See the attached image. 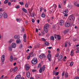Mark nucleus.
<instances>
[{
	"mask_svg": "<svg viewBox=\"0 0 79 79\" xmlns=\"http://www.w3.org/2000/svg\"><path fill=\"white\" fill-rule=\"evenodd\" d=\"M28 67H29V65L28 64H26V65H25V67L26 68H27Z\"/></svg>",
	"mask_w": 79,
	"mask_h": 79,
	"instance_id": "2f4dec72",
	"label": "nucleus"
},
{
	"mask_svg": "<svg viewBox=\"0 0 79 79\" xmlns=\"http://www.w3.org/2000/svg\"><path fill=\"white\" fill-rule=\"evenodd\" d=\"M68 8H72V7H73V6H72V5H69L68 6H67Z\"/></svg>",
	"mask_w": 79,
	"mask_h": 79,
	"instance_id": "c85d7f7f",
	"label": "nucleus"
},
{
	"mask_svg": "<svg viewBox=\"0 0 79 79\" xmlns=\"http://www.w3.org/2000/svg\"><path fill=\"white\" fill-rule=\"evenodd\" d=\"M59 74V72H57L56 73L55 75H58Z\"/></svg>",
	"mask_w": 79,
	"mask_h": 79,
	"instance_id": "6e6d98bb",
	"label": "nucleus"
},
{
	"mask_svg": "<svg viewBox=\"0 0 79 79\" xmlns=\"http://www.w3.org/2000/svg\"><path fill=\"white\" fill-rule=\"evenodd\" d=\"M34 12H33L31 14V17H34Z\"/></svg>",
	"mask_w": 79,
	"mask_h": 79,
	"instance_id": "a878e982",
	"label": "nucleus"
},
{
	"mask_svg": "<svg viewBox=\"0 0 79 79\" xmlns=\"http://www.w3.org/2000/svg\"><path fill=\"white\" fill-rule=\"evenodd\" d=\"M29 6V5H28V4H27V3L25 5V8H28Z\"/></svg>",
	"mask_w": 79,
	"mask_h": 79,
	"instance_id": "4c0bfd02",
	"label": "nucleus"
},
{
	"mask_svg": "<svg viewBox=\"0 0 79 79\" xmlns=\"http://www.w3.org/2000/svg\"><path fill=\"white\" fill-rule=\"evenodd\" d=\"M74 50L73 49L72 50L71 52H70V55H71V56H73V55H74Z\"/></svg>",
	"mask_w": 79,
	"mask_h": 79,
	"instance_id": "a211bd4d",
	"label": "nucleus"
},
{
	"mask_svg": "<svg viewBox=\"0 0 79 79\" xmlns=\"http://www.w3.org/2000/svg\"><path fill=\"white\" fill-rule=\"evenodd\" d=\"M23 37L24 38L23 41L24 42H26V36L25 34H24L23 35Z\"/></svg>",
	"mask_w": 79,
	"mask_h": 79,
	"instance_id": "2eb2a0df",
	"label": "nucleus"
},
{
	"mask_svg": "<svg viewBox=\"0 0 79 79\" xmlns=\"http://www.w3.org/2000/svg\"><path fill=\"white\" fill-rule=\"evenodd\" d=\"M9 49L10 51H11L12 50V48L11 47H9Z\"/></svg>",
	"mask_w": 79,
	"mask_h": 79,
	"instance_id": "09e8293b",
	"label": "nucleus"
},
{
	"mask_svg": "<svg viewBox=\"0 0 79 79\" xmlns=\"http://www.w3.org/2000/svg\"><path fill=\"white\" fill-rule=\"evenodd\" d=\"M68 73H66L65 75V78H68Z\"/></svg>",
	"mask_w": 79,
	"mask_h": 79,
	"instance_id": "b1692460",
	"label": "nucleus"
},
{
	"mask_svg": "<svg viewBox=\"0 0 79 79\" xmlns=\"http://www.w3.org/2000/svg\"><path fill=\"white\" fill-rule=\"evenodd\" d=\"M8 5H9V6H10V5H11V2H8Z\"/></svg>",
	"mask_w": 79,
	"mask_h": 79,
	"instance_id": "bf43d9fd",
	"label": "nucleus"
},
{
	"mask_svg": "<svg viewBox=\"0 0 79 79\" xmlns=\"http://www.w3.org/2000/svg\"><path fill=\"white\" fill-rule=\"evenodd\" d=\"M19 3H20V5H23V2H19Z\"/></svg>",
	"mask_w": 79,
	"mask_h": 79,
	"instance_id": "3c124183",
	"label": "nucleus"
},
{
	"mask_svg": "<svg viewBox=\"0 0 79 79\" xmlns=\"http://www.w3.org/2000/svg\"><path fill=\"white\" fill-rule=\"evenodd\" d=\"M31 63L32 64H35L37 63V58H34L31 61Z\"/></svg>",
	"mask_w": 79,
	"mask_h": 79,
	"instance_id": "f03ea898",
	"label": "nucleus"
},
{
	"mask_svg": "<svg viewBox=\"0 0 79 79\" xmlns=\"http://www.w3.org/2000/svg\"><path fill=\"white\" fill-rule=\"evenodd\" d=\"M44 44L46 45H49V43L47 41L45 42Z\"/></svg>",
	"mask_w": 79,
	"mask_h": 79,
	"instance_id": "c756f323",
	"label": "nucleus"
},
{
	"mask_svg": "<svg viewBox=\"0 0 79 79\" xmlns=\"http://www.w3.org/2000/svg\"><path fill=\"white\" fill-rule=\"evenodd\" d=\"M67 46H68L67 45V44L66 43H65L64 45V47L66 48V47Z\"/></svg>",
	"mask_w": 79,
	"mask_h": 79,
	"instance_id": "680f3d73",
	"label": "nucleus"
},
{
	"mask_svg": "<svg viewBox=\"0 0 79 79\" xmlns=\"http://www.w3.org/2000/svg\"><path fill=\"white\" fill-rule=\"evenodd\" d=\"M16 8H20V6H19V5L18 6H17L16 7H15Z\"/></svg>",
	"mask_w": 79,
	"mask_h": 79,
	"instance_id": "a18cd8bd",
	"label": "nucleus"
},
{
	"mask_svg": "<svg viewBox=\"0 0 79 79\" xmlns=\"http://www.w3.org/2000/svg\"><path fill=\"white\" fill-rule=\"evenodd\" d=\"M37 70L36 69H33L32 70V72H35Z\"/></svg>",
	"mask_w": 79,
	"mask_h": 79,
	"instance_id": "e2e57ef3",
	"label": "nucleus"
},
{
	"mask_svg": "<svg viewBox=\"0 0 79 79\" xmlns=\"http://www.w3.org/2000/svg\"><path fill=\"white\" fill-rule=\"evenodd\" d=\"M57 38L58 40H60V39H61V36L60 35H58Z\"/></svg>",
	"mask_w": 79,
	"mask_h": 79,
	"instance_id": "cd10ccee",
	"label": "nucleus"
},
{
	"mask_svg": "<svg viewBox=\"0 0 79 79\" xmlns=\"http://www.w3.org/2000/svg\"><path fill=\"white\" fill-rule=\"evenodd\" d=\"M16 19L17 22H19L21 21V19Z\"/></svg>",
	"mask_w": 79,
	"mask_h": 79,
	"instance_id": "bb28decb",
	"label": "nucleus"
},
{
	"mask_svg": "<svg viewBox=\"0 0 79 79\" xmlns=\"http://www.w3.org/2000/svg\"><path fill=\"white\" fill-rule=\"evenodd\" d=\"M38 68H41V64L40 63H39L38 64Z\"/></svg>",
	"mask_w": 79,
	"mask_h": 79,
	"instance_id": "ea45409f",
	"label": "nucleus"
},
{
	"mask_svg": "<svg viewBox=\"0 0 79 79\" xmlns=\"http://www.w3.org/2000/svg\"><path fill=\"white\" fill-rule=\"evenodd\" d=\"M58 37V35H57L56 34H55L54 35V37L55 39H56Z\"/></svg>",
	"mask_w": 79,
	"mask_h": 79,
	"instance_id": "f704fd0d",
	"label": "nucleus"
},
{
	"mask_svg": "<svg viewBox=\"0 0 79 79\" xmlns=\"http://www.w3.org/2000/svg\"><path fill=\"white\" fill-rule=\"evenodd\" d=\"M63 59V56L62 55H60L59 57L58 58V60L59 61H60L62 60V59Z\"/></svg>",
	"mask_w": 79,
	"mask_h": 79,
	"instance_id": "9b49d317",
	"label": "nucleus"
},
{
	"mask_svg": "<svg viewBox=\"0 0 79 79\" xmlns=\"http://www.w3.org/2000/svg\"><path fill=\"white\" fill-rule=\"evenodd\" d=\"M48 26V24H46V25L44 27V31L46 33L48 32V28H47V26Z\"/></svg>",
	"mask_w": 79,
	"mask_h": 79,
	"instance_id": "20e7f679",
	"label": "nucleus"
},
{
	"mask_svg": "<svg viewBox=\"0 0 79 79\" xmlns=\"http://www.w3.org/2000/svg\"><path fill=\"white\" fill-rule=\"evenodd\" d=\"M70 25V24L69 23H66L65 24V27H69V26Z\"/></svg>",
	"mask_w": 79,
	"mask_h": 79,
	"instance_id": "dca6fc26",
	"label": "nucleus"
},
{
	"mask_svg": "<svg viewBox=\"0 0 79 79\" xmlns=\"http://www.w3.org/2000/svg\"><path fill=\"white\" fill-rule=\"evenodd\" d=\"M64 4V5L66 4V0H64L63 1Z\"/></svg>",
	"mask_w": 79,
	"mask_h": 79,
	"instance_id": "de8ad7c7",
	"label": "nucleus"
},
{
	"mask_svg": "<svg viewBox=\"0 0 79 79\" xmlns=\"http://www.w3.org/2000/svg\"><path fill=\"white\" fill-rule=\"evenodd\" d=\"M77 50L76 52V53H79V48L78 47L77 48Z\"/></svg>",
	"mask_w": 79,
	"mask_h": 79,
	"instance_id": "473e14b6",
	"label": "nucleus"
},
{
	"mask_svg": "<svg viewBox=\"0 0 79 79\" xmlns=\"http://www.w3.org/2000/svg\"><path fill=\"white\" fill-rule=\"evenodd\" d=\"M1 60L2 62L5 61V55H3L1 56Z\"/></svg>",
	"mask_w": 79,
	"mask_h": 79,
	"instance_id": "f8f14e48",
	"label": "nucleus"
},
{
	"mask_svg": "<svg viewBox=\"0 0 79 79\" xmlns=\"http://www.w3.org/2000/svg\"><path fill=\"white\" fill-rule=\"evenodd\" d=\"M26 76L27 78L28 79L30 77V75H31V73L29 72H27L26 73Z\"/></svg>",
	"mask_w": 79,
	"mask_h": 79,
	"instance_id": "1a4fd4ad",
	"label": "nucleus"
},
{
	"mask_svg": "<svg viewBox=\"0 0 79 79\" xmlns=\"http://www.w3.org/2000/svg\"><path fill=\"white\" fill-rule=\"evenodd\" d=\"M2 16L4 18H8V15H7V14L6 12L3 13Z\"/></svg>",
	"mask_w": 79,
	"mask_h": 79,
	"instance_id": "0eeeda50",
	"label": "nucleus"
},
{
	"mask_svg": "<svg viewBox=\"0 0 79 79\" xmlns=\"http://www.w3.org/2000/svg\"><path fill=\"white\" fill-rule=\"evenodd\" d=\"M12 48H16V43H13L11 44Z\"/></svg>",
	"mask_w": 79,
	"mask_h": 79,
	"instance_id": "ddd939ff",
	"label": "nucleus"
},
{
	"mask_svg": "<svg viewBox=\"0 0 79 79\" xmlns=\"http://www.w3.org/2000/svg\"><path fill=\"white\" fill-rule=\"evenodd\" d=\"M30 58V56H28L27 58V60H29Z\"/></svg>",
	"mask_w": 79,
	"mask_h": 79,
	"instance_id": "774afa93",
	"label": "nucleus"
},
{
	"mask_svg": "<svg viewBox=\"0 0 79 79\" xmlns=\"http://www.w3.org/2000/svg\"><path fill=\"white\" fill-rule=\"evenodd\" d=\"M23 47V45L22 44H20V45L19 48H22Z\"/></svg>",
	"mask_w": 79,
	"mask_h": 79,
	"instance_id": "864d4df0",
	"label": "nucleus"
},
{
	"mask_svg": "<svg viewBox=\"0 0 79 79\" xmlns=\"http://www.w3.org/2000/svg\"><path fill=\"white\" fill-rule=\"evenodd\" d=\"M52 7H54V8H56V5L54 4L52 6Z\"/></svg>",
	"mask_w": 79,
	"mask_h": 79,
	"instance_id": "603ef678",
	"label": "nucleus"
},
{
	"mask_svg": "<svg viewBox=\"0 0 79 79\" xmlns=\"http://www.w3.org/2000/svg\"><path fill=\"white\" fill-rule=\"evenodd\" d=\"M64 71L62 73V76H64Z\"/></svg>",
	"mask_w": 79,
	"mask_h": 79,
	"instance_id": "338daca9",
	"label": "nucleus"
},
{
	"mask_svg": "<svg viewBox=\"0 0 79 79\" xmlns=\"http://www.w3.org/2000/svg\"><path fill=\"white\" fill-rule=\"evenodd\" d=\"M68 13V9L66 10L64 12V14H67Z\"/></svg>",
	"mask_w": 79,
	"mask_h": 79,
	"instance_id": "412c9836",
	"label": "nucleus"
},
{
	"mask_svg": "<svg viewBox=\"0 0 79 79\" xmlns=\"http://www.w3.org/2000/svg\"><path fill=\"white\" fill-rule=\"evenodd\" d=\"M41 40H42V41H44V42H45V41H46V40L44 38H41Z\"/></svg>",
	"mask_w": 79,
	"mask_h": 79,
	"instance_id": "e433bc0d",
	"label": "nucleus"
},
{
	"mask_svg": "<svg viewBox=\"0 0 79 79\" xmlns=\"http://www.w3.org/2000/svg\"><path fill=\"white\" fill-rule=\"evenodd\" d=\"M59 76H58L57 77H54L53 79H59Z\"/></svg>",
	"mask_w": 79,
	"mask_h": 79,
	"instance_id": "72a5a7b5",
	"label": "nucleus"
},
{
	"mask_svg": "<svg viewBox=\"0 0 79 79\" xmlns=\"http://www.w3.org/2000/svg\"><path fill=\"white\" fill-rule=\"evenodd\" d=\"M64 21L63 19H61L60 21L59 24L60 26H62L64 25Z\"/></svg>",
	"mask_w": 79,
	"mask_h": 79,
	"instance_id": "423d86ee",
	"label": "nucleus"
},
{
	"mask_svg": "<svg viewBox=\"0 0 79 79\" xmlns=\"http://www.w3.org/2000/svg\"><path fill=\"white\" fill-rule=\"evenodd\" d=\"M74 19H75V18L74 17L73 15H70L69 18V20L71 22V21L72 23V25L73 24V22L74 21Z\"/></svg>",
	"mask_w": 79,
	"mask_h": 79,
	"instance_id": "f257e3e1",
	"label": "nucleus"
},
{
	"mask_svg": "<svg viewBox=\"0 0 79 79\" xmlns=\"http://www.w3.org/2000/svg\"><path fill=\"white\" fill-rule=\"evenodd\" d=\"M14 38L15 39H19L20 38V35H16L14 36Z\"/></svg>",
	"mask_w": 79,
	"mask_h": 79,
	"instance_id": "9d476101",
	"label": "nucleus"
},
{
	"mask_svg": "<svg viewBox=\"0 0 79 79\" xmlns=\"http://www.w3.org/2000/svg\"><path fill=\"white\" fill-rule=\"evenodd\" d=\"M32 23H34V22H35V20L34 19H32Z\"/></svg>",
	"mask_w": 79,
	"mask_h": 79,
	"instance_id": "0e129e2a",
	"label": "nucleus"
},
{
	"mask_svg": "<svg viewBox=\"0 0 79 79\" xmlns=\"http://www.w3.org/2000/svg\"><path fill=\"white\" fill-rule=\"evenodd\" d=\"M32 54H33V52H31V53H30L29 55H30V56H31V55H32Z\"/></svg>",
	"mask_w": 79,
	"mask_h": 79,
	"instance_id": "052dcab7",
	"label": "nucleus"
},
{
	"mask_svg": "<svg viewBox=\"0 0 79 79\" xmlns=\"http://www.w3.org/2000/svg\"><path fill=\"white\" fill-rule=\"evenodd\" d=\"M46 57L45 54L44 53H42L39 56V58L40 59H43Z\"/></svg>",
	"mask_w": 79,
	"mask_h": 79,
	"instance_id": "39448f33",
	"label": "nucleus"
},
{
	"mask_svg": "<svg viewBox=\"0 0 79 79\" xmlns=\"http://www.w3.org/2000/svg\"><path fill=\"white\" fill-rule=\"evenodd\" d=\"M22 10L25 13H27V10L26 9H25L24 8H23L22 9Z\"/></svg>",
	"mask_w": 79,
	"mask_h": 79,
	"instance_id": "6ab92c4d",
	"label": "nucleus"
},
{
	"mask_svg": "<svg viewBox=\"0 0 79 79\" xmlns=\"http://www.w3.org/2000/svg\"><path fill=\"white\" fill-rule=\"evenodd\" d=\"M47 57L49 61H52V56H51V54H49L48 55Z\"/></svg>",
	"mask_w": 79,
	"mask_h": 79,
	"instance_id": "6e6552de",
	"label": "nucleus"
},
{
	"mask_svg": "<svg viewBox=\"0 0 79 79\" xmlns=\"http://www.w3.org/2000/svg\"><path fill=\"white\" fill-rule=\"evenodd\" d=\"M45 68H46L45 65H43L42 68H40V69L39 70L40 73H42V71H44Z\"/></svg>",
	"mask_w": 79,
	"mask_h": 79,
	"instance_id": "7ed1b4c3",
	"label": "nucleus"
},
{
	"mask_svg": "<svg viewBox=\"0 0 79 79\" xmlns=\"http://www.w3.org/2000/svg\"><path fill=\"white\" fill-rule=\"evenodd\" d=\"M2 16H3V14L2 13H0V18L2 17Z\"/></svg>",
	"mask_w": 79,
	"mask_h": 79,
	"instance_id": "8fccbe9b",
	"label": "nucleus"
},
{
	"mask_svg": "<svg viewBox=\"0 0 79 79\" xmlns=\"http://www.w3.org/2000/svg\"><path fill=\"white\" fill-rule=\"evenodd\" d=\"M16 42L17 44H21V40L19 39L17 40Z\"/></svg>",
	"mask_w": 79,
	"mask_h": 79,
	"instance_id": "f3484780",
	"label": "nucleus"
},
{
	"mask_svg": "<svg viewBox=\"0 0 79 79\" xmlns=\"http://www.w3.org/2000/svg\"><path fill=\"white\" fill-rule=\"evenodd\" d=\"M21 77V76L20 75H18L15 77V79H20Z\"/></svg>",
	"mask_w": 79,
	"mask_h": 79,
	"instance_id": "4468645a",
	"label": "nucleus"
},
{
	"mask_svg": "<svg viewBox=\"0 0 79 79\" xmlns=\"http://www.w3.org/2000/svg\"><path fill=\"white\" fill-rule=\"evenodd\" d=\"M13 71H14V69H10V72H13Z\"/></svg>",
	"mask_w": 79,
	"mask_h": 79,
	"instance_id": "5fc2aeb1",
	"label": "nucleus"
},
{
	"mask_svg": "<svg viewBox=\"0 0 79 79\" xmlns=\"http://www.w3.org/2000/svg\"><path fill=\"white\" fill-rule=\"evenodd\" d=\"M40 12H41V11H42V10H43V8L41 7L40 8Z\"/></svg>",
	"mask_w": 79,
	"mask_h": 79,
	"instance_id": "37998d69",
	"label": "nucleus"
},
{
	"mask_svg": "<svg viewBox=\"0 0 79 79\" xmlns=\"http://www.w3.org/2000/svg\"><path fill=\"white\" fill-rule=\"evenodd\" d=\"M51 40H54V37L53 36H51Z\"/></svg>",
	"mask_w": 79,
	"mask_h": 79,
	"instance_id": "58836bf2",
	"label": "nucleus"
},
{
	"mask_svg": "<svg viewBox=\"0 0 79 79\" xmlns=\"http://www.w3.org/2000/svg\"><path fill=\"white\" fill-rule=\"evenodd\" d=\"M68 30H65L64 31V34H67L68 33Z\"/></svg>",
	"mask_w": 79,
	"mask_h": 79,
	"instance_id": "393cba45",
	"label": "nucleus"
},
{
	"mask_svg": "<svg viewBox=\"0 0 79 79\" xmlns=\"http://www.w3.org/2000/svg\"><path fill=\"white\" fill-rule=\"evenodd\" d=\"M73 64H74V63H73V62H72L70 63V66H73Z\"/></svg>",
	"mask_w": 79,
	"mask_h": 79,
	"instance_id": "c9c22d12",
	"label": "nucleus"
},
{
	"mask_svg": "<svg viewBox=\"0 0 79 79\" xmlns=\"http://www.w3.org/2000/svg\"><path fill=\"white\" fill-rule=\"evenodd\" d=\"M74 79H79V77H75Z\"/></svg>",
	"mask_w": 79,
	"mask_h": 79,
	"instance_id": "13d9d810",
	"label": "nucleus"
},
{
	"mask_svg": "<svg viewBox=\"0 0 79 79\" xmlns=\"http://www.w3.org/2000/svg\"><path fill=\"white\" fill-rule=\"evenodd\" d=\"M41 16L42 18H45V14L44 13H42L41 14Z\"/></svg>",
	"mask_w": 79,
	"mask_h": 79,
	"instance_id": "aec40b11",
	"label": "nucleus"
},
{
	"mask_svg": "<svg viewBox=\"0 0 79 79\" xmlns=\"http://www.w3.org/2000/svg\"><path fill=\"white\" fill-rule=\"evenodd\" d=\"M16 62H15L13 64L14 66H16Z\"/></svg>",
	"mask_w": 79,
	"mask_h": 79,
	"instance_id": "69168bd1",
	"label": "nucleus"
},
{
	"mask_svg": "<svg viewBox=\"0 0 79 79\" xmlns=\"http://www.w3.org/2000/svg\"><path fill=\"white\" fill-rule=\"evenodd\" d=\"M78 4L77 2H76L74 3V5H75L76 6Z\"/></svg>",
	"mask_w": 79,
	"mask_h": 79,
	"instance_id": "a19ab883",
	"label": "nucleus"
},
{
	"mask_svg": "<svg viewBox=\"0 0 79 79\" xmlns=\"http://www.w3.org/2000/svg\"><path fill=\"white\" fill-rule=\"evenodd\" d=\"M8 0H6L4 2V3L5 4H6V3H8Z\"/></svg>",
	"mask_w": 79,
	"mask_h": 79,
	"instance_id": "7c9ffc66",
	"label": "nucleus"
},
{
	"mask_svg": "<svg viewBox=\"0 0 79 79\" xmlns=\"http://www.w3.org/2000/svg\"><path fill=\"white\" fill-rule=\"evenodd\" d=\"M29 68H30L29 67H26V68H25L26 69V70H27V71L29 70Z\"/></svg>",
	"mask_w": 79,
	"mask_h": 79,
	"instance_id": "c03bdc74",
	"label": "nucleus"
},
{
	"mask_svg": "<svg viewBox=\"0 0 79 79\" xmlns=\"http://www.w3.org/2000/svg\"><path fill=\"white\" fill-rule=\"evenodd\" d=\"M13 56H10V61H13Z\"/></svg>",
	"mask_w": 79,
	"mask_h": 79,
	"instance_id": "4be33fe9",
	"label": "nucleus"
},
{
	"mask_svg": "<svg viewBox=\"0 0 79 79\" xmlns=\"http://www.w3.org/2000/svg\"><path fill=\"white\" fill-rule=\"evenodd\" d=\"M13 40H14L10 39L9 41V43H11L12 42Z\"/></svg>",
	"mask_w": 79,
	"mask_h": 79,
	"instance_id": "79ce46f5",
	"label": "nucleus"
},
{
	"mask_svg": "<svg viewBox=\"0 0 79 79\" xmlns=\"http://www.w3.org/2000/svg\"><path fill=\"white\" fill-rule=\"evenodd\" d=\"M13 60H18V58L17 57H14L13 58Z\"/></svg>",
	"mask_w": 79,
	"mask_h": 79,
	"instance_id": "49530a36",
	"label": "nucleus"
},
{
	"mask_svg": "<svg viewBox=\"0 0 79 79\" xmlns=\"http://www.w3.org/2000/svg\"><path fill=\"white\" fill-rule=\"evenodd\" d=\"M36 79H40V77H39V76L36 75Z\"/></svg>",
	"mask_w": 79,
	"mask_h": 79,
	"instance_id": "4d7b16f0",
	"label": "nucleus"
},
{
	"mask_svg": "<svg viewBox=\"0 0 79 79\" xmlns=\"http://www.w3.org/2000/svg\"><path fill=\"white\" fill-rule=\"evenodd\" d=\"M18 70V68L17 67H15L14 69V72H16Z\"/></svg>",
	"mask_w": 79,
	"mask_h": 79,
	"instance_id": "5701e85b",
	"label": "nucleus"
}]
</instances>
